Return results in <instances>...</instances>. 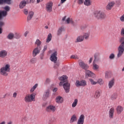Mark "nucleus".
Listing matches in <instances>:
<instances>
[{"mask_svg": "<svg viewBox=\"0 0 124 124\" xmlns=\"http://www.w3.org/2000/svg\"><path fill=\"white\" fill-rule=\"evenodd\" d=\"M120 43V45L118 47V53L117 54L118 58H120V57L122 56V55L124 54V36L120 38L119 40Z\"/></svg>", "mask_w": 124, "mask_h": 124, "instance_id": "20e7f679", "label": "nucleus"}, {"mask_svg": "<svg viewBox=\"0 0 124 124\" xmlns=\"http://www.w3.org/2000/svg\"><path fill=\"white\" fill-rule=\"evenodd\" d=\"M7 124H12V122H9L7 123Z\"/></svg>", "mask_w": 124, "mask_h": 124, "instance_id": "774afa93", "label": "nucleus"}, {"mask_svg": "<svg viewBox=\"0 0 124 124\" xmlns=\"http://www.w3.org/2000/svg\"><path fill=\"white\" fill-rule=\"evenodd\" d=\"M49 95H50V90H47L45 91L44 93L43 98L44 100H46L48 97H49Z\"/></svg>", "mask_w": 124, "mask_h": 124, "instance_id": "dca6fc26", "label": "nucleus"}, {"mask_svg": "<svg viewBox=\"0 0 124 124\" xmlns=\"http://www.w3.org/2000/svg\"><path fill=\"white\" fill-rule=\"evenodd\" d=\"M11 0H4V3L10 5L11 4Z\"/></svg>", "mask_w": 124, "mask_h": 124, "instance_id": "a18cd8bd", "label": "nucleus"}, {"mask_svg": "<svg viewBox=\"0 0 124 124\" xmlns=\"http://www.w3.org/2000/svg\"><path fill=\"white\" fill-rule=\"evenodd\" d=\"M51 40H52V34L49 33L46 38V43H49V42H50Z\"/></svg>", "mask_w": 124, "mask_h": 124, "instance_id": "c756f323", "label": "nucleus"}, {"mask_svg": "<svg viewBox=\"0 0 124 124\" xmlns=\"http://www.w3.org/2000/svg\"><path fill=\"white\" fill-rule=\"evenodd\" d=\"M66 23H67V24H73L74 22L73 21V19H72V18L68 17L66 20Z\"/></svg>", "mask_w": 124, "mask_h": 124, "instance_id": "72a5a7b5", "label": "nucleus"}, {"mask_svg": "<svg viewBox=\"0 0 124 124\" xmlns=\"http://www.w3.org/2000/svg\"><path fill=\"white\" fill-rule=\"evenodd\" d=\"M115 58V55L114 54H111L109 56V59L110 60H113V59H114Z\"/></svg>", "mask_w": 124, "mask_h": 124, "instance_id": "de8ad7c7", "label": "nucleus"}, {"mask_svg": "<svg viewBox=\"0 0 124 124\" xmlns=\"http://www.w3.org/2000/svg\"><path fill=\"white\" fill-rule=\"evenodd\" d=\"M71 59H74L75 60H79V57L77 55H72Z\"/></svg>", "mask_w": 124, "mask_h": 124, "instance_id": "79ce46f5", "label": "nucleus"}, {"mask_svg": "<svg viewBox=\"0 0 124 124\" xmlns=\"http://www.w3.org/2000/svg\"><path fill=\"white\" fill-rule=\"evenodd\" d=\"M40 2V0H37V3H39Z\"/></svg>", "mask_w": 124, "mask_h": 124, "instance_id": "338daca9", "label": "nucleus"}, {"mask_svg": "<svg viewBox=\"0 0 124 124\" xmlns=\"http://www.w3.org/2000/svg\"><path fill=\"white\" fill-rule=\"evenodd\" d=\"M53 2L49 1L46 4V11L48 12V13H50L53 11Z\"/></svg>", "mask_w": 124, "mask_h": 124, "instance_id": "6e6552de", "label": "nucleus"}, {"mask_svg": "<svg viewBox=\"0 0 124 124\" xmlns=\"http://www.w3.org/2000/svg\"><path fill=\"white\" fill-rule=\"evenodd\" d=\"M4 10H0V21L3 20L8 15V12L10 11V7L5 6L3 8Z\"/></svg>", "mask_w": 124, "mask_h": 124, "instance_id": "7ed1b4c3", "label": "nucleus"}, {"mask_svg": "<svg viewBox=\"0 0 124 124\" xmlns=\"http://www.w3.org/2000/svg\"><path fill=\"white\" fill-rule=\"evenodd\" d=\"M57 56H58V52H57V51H55L51 55L50 58V61H51V62H57V61L58 60Z\"/></svg>", "mask_w": 124, "mask_h": 124, "instance_id": "1a4fd4ad", "label": "nucleus"}, {"mask_svg": "<svg viewBox=\"0 0 124 124\" xmlns=\"http://www.w3.org/2000/svg\"><path fill=\"white\" fill-rule=\"evenodd\" d=\"M82 41H84V37H83V35H80L77 37L75 43H78L79 42H82Z\"/></svg>", "mask_w": 124, "mask_h": 124, "instance_id": "412c9836", "label": "nucleus"}, {"mask_svg": "<svg viewBox=\"0 0 124 124\" xmlns=\"http://www.w3.org/2000/svg\"><path fill=\"white\" fill-rule=\"evenodd\" d=\"M2 33V28L0 27V34Z\"/></svg>", "mask_w": 124, "mask_h": 124, "instance_id": "680f3d73", "label": "nucleus"}, {"mask_svg": "<svg viewBox=\"0 0 124 124\" xmlns=\"http://www.w3.org/2000/svg\"><path fill=\"white\" fill-rule=\"evenodd\" d=\"M55 64H54V68L57 69L58 68V67H59V66H60V62H54Z\"/></svg>", "mask_w": 124, "mask_h": 124, "instance_id": "c03bdc74", "label": "nucleus"}, {"mask_svg": "<svg viewBox=\"0 0 124 124\" xmlns=\"http://www.w3.org/2000/svg\"><path fill=\"white\" fill-rule=\"evenodd\" d=\"M86 75L88 76V77H92L93 78V77H95V74H94L93 72L86 70L85 71Z\"/></svg>", "mask_w": 124, "mask_h": 124, "instance_id": "f3484780", "label": "nucleus"}, {"mask_svg": "<svg viewBox=\"0 0 124 124\" xmlns=\"http://www.w3.org/2000/svg\"><path fill=\"white\" fill-rule=\"evenodd\" d=\"M115 4L116 3L114 1H109L106 7L107 10H111L115 6Z\"/></svg>", "mask_w": 124, "mask_h": 124, "instance_id": "9b49d317", "label": "nucleus"}, {"mask_svg": "<svg viewBox=\"0 0 124 124\" xmlns=\"http://www.w3.org/2000/svg\"><path fill=\"white\" fill-rule=\"evenodd\" d=\"M30 2H34V0H29Z\"/></svg>", "mask_w": 124, "mask_h": 124, "instance_id": "69168bd1", "label": "nucleus"}, {"mask_svg": "<svg viewBox=\"0 0 124 124\" xmlns=\"http://www.w3.org/2000/svg\"><path fill=\"white\" fill-rule=\"evenodd\" d=\"M97 84H99V85L102 86V85H103V84H104V81L102 79L100 78L98 79L97 81Z\"/></svg>", "mask_w": 124, "mask_h": 124, "instance_id": "f704fd0d", "label": "nucleus"}, {"mask_svg": "<svg viewBox=\"0 0 124 124\" xmlns=\"http://www.w3.org/2000/svg\"><path fill=\"white\" fill-rule=\"evenodd\" d=\"M115 112V108H111L109 111V116L110 119H113L114 118V112Z\"/></svg>", "mask_w": 124, "mask_h": 124, "instance_id": "6ab92c4d", "label": "nucleus"}, {"mask_svg": "<svg viewBox=\"0 0 124 124\" xmlns=\"http://www.w3.org/2000/svg\"><path fill=\"white\" fill-rule=\"evenodd\" d=\"M77 104H78V99H75L72 104V107L73 108L76 107V106H77Z\"/></svg>", "mask_w": 124, "mask_h": 124, "instance_id": "7c9ffc66", "label": "nucleus"}, {"mask_svg": "<svg viewBox=\"0 0 124 124\" xmlns=\"http://www.w3.org/2000/svg\"><path fill=\"white\" fill-rule=\"evenodd\" d=\"M13 97L14 98H16L17 97V93L15 92L13 94Z\"/></svg>", "mask_w": 124, "mask_h": 124, "instance_id": "603ef678", "label": "nucleus"}, {"mask_svg": "<svg viewBox=\"0 0 124 124\" xmlns=\"http://www.w3.org/2000/svg\"><path fill=\"white\" fill-rule=\"evenodd\" d=\"M53 92H54V93H56V92H57V91H58V88H54V89H53Z\"/></svg>", "mask_w": 124, "mask_h": 124, "instance_id": "bf43d9fd", "label": "nucleus"}, {"mask_svg": "<svg viewBox=\"0 0 124 124\" xmlns=\"http://www.w3.org/2000/svg\"><path fill=\"white\" fill-rule=\"evenodd\" d=\"M7 38L9 40H12L14 38V34L13 33H10L7 36Z\"/></svg>", "mask_w": 124, "mask_h": 124, "instance_id": "c85d7f7f", "label": "nucleus"}, {"mask_svg": "<svg viewBox=\"0 0 124 124\" xmlns=\"http://www.w3.org/2000/svg\"><path fill=\"white\" fill-rule=\"evenodd\" d=\"M117 97V94H113L111 96V99L112 100H115V99H116Z\"/></svg>", "mask_w": 124, "mask_h": 124, "instance_id": "49530a36", "label": "nucleus"}, {"mask_svg": "<svg viewBox=\"0 0 124 124\" xmlns=\"http://www.w3.org/2000/svg\"><path fill=\"white\" fill-rule=\"evenodd\" d=\"M116 111L117 112V114H118V115H120V114H121V113H122V112L124 111V108H123V107L121 106H118L116 108Z\"/></svg>", "mask_w": 124, "mask_h": 124, "instance_id": "4be33fe9", "label": "nucleus"}, {"mask_svg": "<svg viewBox=\"0 0 124 124\" xmlns=\"http://www.w3.org/2000/svg\"><path fill=\"white\" fill-rule=\"evenodd\" d=\"M114 85H115V78H112V79L108 82V89H112V88H113V86Z\"/></svg>", "mask_w": 124, "mask_h": 124, "instance_id": "a211bd4d", "label": "nucleus"}, {"mask_svg": "<svg viewBox=\"0 0 124 124\" xmlns=\"http://www.w3.org/2000/svg\"><path fill=\"white\" fill-rule=\"evenodd\" d=\"M56 102L59 104L63 102V98L61 96H58L56 98Z\"/></svg>", "mask_w": 124, "mask_h": 124, "instance_id": "aec40b11", "label": "nucleus"}, {"mask_svg": "<svg viewBox=\"0 0 124 124\" xmlns=\"http://www.w3.org/2000/svg\"><path fill=\"white\" fill-rule=\"evenodd\" d=\"M65 31V29H64V27H60L58 31L57 35H61V34H62V31Z\"/></svg>", "mask_w": 124, "mask_h": 124, "instance_id": "5701e85b", "label": "nucleus"}, {"mask_svg": "<svg viewBox=\"0 0 124 124\" xmlns=\"http://www.w3.org/2000/svg\"><path fill=\"white\" fill-rule=\"evenodd\" d=\"M46 50H47V46H45L44 49L42 50L43 53L41 55V56H42V57H43V56H44V52H45V51Z\"/></svg>", "mask_w": 124, "mask_h": 124, "instance_id": "a19ab883", "label": "nucleus"}, {"mask_svg": "<svg viewBox=\"0 0 124 124\" xmlns=\"http://www.w3.org/2000/svg\"><path fill=\"white\" fill-rule=\"evenodd\" d=\"M26 4H27V1L25 0L22 1L19 4V8L21 9L24 8L26 6Z\"/></svg>", "mask_w": 124, "mask_h": 124, "instance_id": "b1692460", "label": "nucleus"}, {"mask_svg": "<svg viewBox=\"0 0 124 124\" xmlns=\"http://www.w3.org/2000/svg\"><path fill=\"white\" fill-rule=\"evenodd\" d=\"M75 85L76 87H81V81L77 80Z\"/></svg>", "mask_w": 124, "mask_h": 124, "instance_id": "ea45409f", "label": "nucleus"}, {"mask_svg": "<svg viewBox=\"0 0 124 124\" xmlns=\"http://www.w3.org/2000/svg\"><path fill=\"white\" fill-rule=\"evenodd\" d=\"M30 62L31 63H35L36 62V58H33L30 60Z\"/></svg>", "mask_w": 124, "mask_h": 124, "instance_id": "37998d69", "label": "nucleus"}, {"mask_svg": "<svg viewBox=\"0 0 124 124\" xmlns=\"http://www.w3.org/2000/svg\"><path fill=\"white\" fill-rule=\"evenodd\" d=\"M24 101L26 103H30L32 101H35V93L27 94L24 97Z\"/></svg>", "mask_w": 124, "mask_h": 124, "instance_id": "39448f33", "label": "nucleus"}, {"mask_svg": "<svg viewBox=\"0 0 124 124\" xmlns=\"http://www.w3.org/2000/svg\"><path fill=\"white\" fill-rule=\"evenodd\" d=\"M60 81H61L59 83V86H62L63 85V89L66 93H69V90L70 89V84L67 81V76H63L61 77L58 78Z\"/></svg>", "mask_w": 124, "mask_h": 124, "instance_id": "f257e3e1", "label": "nucleus"}, {"mask_svg": "<svg viewBox=\"0 0 124 124\" xmlns=\"http://www.w3.org/2000/svg\"><path fill=\"white\" fill-rule=\"evenodd\" d=\"M6 122L5 121H2V122L0 123V124H5Z\"/></svg>", "mask_w": 124, "mask_h": 124, "instance_id": "0e129e2a", "label": "nucleus"}, {"mask_svg": "<svg viewBox=\"0 0 124 124\" xmlns=\"http://www.w3.org/2000/svg\"><path fill=\"white\" fill-rule=\"evenodd\" d=\"M84 120L85 115H84L83 114H81L78 121L77 124H84Z\"/></svg>", "mask_w": 124, "mask_h": 124, "instance_id": "2eb2a0df", "label": "nucleus"}, {"mask_svg": "<svg viewBox=\"0 0 124 124\" xmlns=\"http://www.w3.org/2000/svg\"><path fill=\"white\" fill-rule=\"evenodd\" d=\"M37 87H38V84H35L30 90V93L34 92Z\"/></svg>", "mask_w": 124, "mask_h": 124, "instance_id": "473e14b6", "label": "nucleus"}, {"mask_svg": "<svg viewBox=\"0 0 124 124\" xmlns=\"http://www.w3.org/2000/svg\"><path fill=\"white\" fill-rule=\"evenodd\" d=\"M28 34H29V31H26L24 33V36L25 37H27V35H28Z\"/></svg>", "mask_w": 124, "mask_h": 124, "instance_id": "864d4df0", "label": "nucleus"}, {"mask_svg": "<svg viewBox=\"0 0 124 124\" xmlns=\"http://www.w3.org/2000/svg\"><path fill=\"white\" fill-rule=\"evenodd\" d=\"M10 64H6L0 69V74L4 77L8 76V73L10 72Z\"/></svg>", "mask_w": 124, "mask_h": 124, "instance_id": "f03ea898", "label": "nucleus"}, {"mask_svg": "<svg viewBox=\"0 0 124 124\" xmlns=\"http://www.w3.org/2000/svg\"><path fill=\"white\" fill-rule=\"evenodd\" d=\"M78 64L80 67H81V68H82V69H84V70H85V71L87 69H89V66L87 65V63H85L83 61L79 62L78 63Z\"/></svg>", "mask_w": 124, "mask_h": 124, "instance_id": "9d476101", "label": "nucleus"}, {"mask_svg": "<svg viewBox=\"0 0 124 124\" xmlns=\"http://www.w3.org/2000/svg\"><path fill=\"white\" fill-rule=\"evenodd\" d=\"M65 1H66V0H61V3H63Z\"/></svg>", "mask_w": 124, "mask_h": 124, "instance_id": "052dcab7", "label": "nucleus"}, {"mask_svg": "<svg viewBox=\"0 0 124 124\" xmlns=\"http://www.w3.org/2000/svg\"><path fill=\"white\" fill-rule=\"evenodd\" d=\"M46 83H50V79L46 78Z\"/></svg>", "mask_w": 124, "mask_h": 124, "instance_id": "13d9d810", "label": "nucleus"}, {"mask_svg": "<svg viewBox=\"0 0 124 124\" xmlns=\"http://www.w3.org/2000/svg\"><path fill=\"white\" fill-rule=\"evenodd\" d=\"M35 44H36V45H37L38 47L39 46H40V45H41V41H40V40H39V39H37Z\"/></svg>", "mask_w": 124, "mask_h": 124, "instance_id": "58836bf2", "label": "nucleus"}, {"mask_svg": "<svg viewBox=\"0 0 124 124\" xmlns=\"http://www.w3.org/2000/svg\"><path fill=\"white\" fill-rule=\"evenodd\" d=\"M83 2H84V0H78V4H83Z\"/></svg>", "mask_w": 124, "mask_h": 124, "instance_id": "09e8293b", "label": "nucleus"}, {"mask_svg": "<svg viewBox=\"0 0 124 124\" xmlns=\"http://www.w3.org/2000/svg\"><path fill=\"white\" fill-rule=\"evenodd\" d=\"M94 96L95 98H98L100 96V91L99 90L96 91Z\"/></svg>", "mask_w": 124, "mask_h": 124, "instance_id": "cd10ccee", "label": "nucleus"}, {"mask_svg": "<svg viewBox=\"0 0 124 124\" xmlns=\"http://www.w3.org/2000/svg\"><path fill=\"white\" fill-rule=\"evenodd\" d=\"M82 36L83 37V39H86V40L89 39V38L90 37V32L84 33Z\"/></svg>", "mask_w": 124, "mask_h": 124, "instance_id": "a878e982", "label": "nucleus"}, {"mask_svg": "<svg viewBox=\"0 0 124 124\" xmlns=\"http://www.w3.org/2000/svg\"><path fill=\"white\" fill-rule=\"evenodd\" d=\"M89 81L92 85H96V84H97V81H95L92 78L89 79Z\"/></svg>", "mask_w": 124, "mask_h": 124, "instance_id": "4c0bfd02", "label": "nucleus"}, {"mask_svg": "<svg viewBox=\"0 0 124 124\" xmlns=\"http://www.w3.org/2000/svg\"><path fill=\"white\" fill-rule=\"evenodd\" d=\"M93 70H98V69H99V66L96 64V63H95V62H93Z\"/></svg>", "mask_w": 124, "mask_h": 124, "instance_id": "393cba45", "label": "nucleus"}, {"mask_svg": "<svg viewBox=\"0 0 124 124\" xmlns=\"http://www.w3.org/2000/svg\"><path fill=\"white\" fill-rule=\"evenodd\" d=\"M84 5L89 6V5H91V0H85Z\"/></svg>", "mask_w": 124, "mask_h": 124, "instance_id": "e433bc0d", "label": "nucleus"}, {"mask_svg": "<svg viewBox=\"0 0 124 124\" xmlns=\"http://www.w3.org/2000/svg\"><path fill=\"white\" fill-rule=\"evenodd\" d=\"M4 26V22L0 21V28H2Z\"/></svg>", "mask_w": 124, "mask_h": 124, "instance_id": "8fccbe9b", "label": "nucleus"}, {"mask_svg": "<svg viewBox=\"0 0 124 124\" xmlns=\"http://www.w3.org/2000/svg\"><path fill=\"white\" fill-rule=\"evenodd\" d=\"M77 121V117L75 115H73L71 118L70 123H74Z\"/></svg>", "mask_w": 124, "mask_h": 124, "instance_id": "2f4dec72", "label": "nucleus"}, {"mask_svg": "<svg viewBox=\"0 0 124 124\" xmlns=\"http://www.w3.org/2000/svg\"><path fill=\"white\" fill-rule=\"evenodd\" d=\"M34 13L33 12H30L29 14V16L27 17V21H30L33 16Z\"/></svg>", "mask_w": 124, "mask_h": 124, "instance_id": "bb28decb", "label": "nucleus"}, {"mask_svg": "<svg viewBox=\"0 0 124 124\" xmlns=\"http://www.w3.org/2000/svg\"><path fill=\"white\" fill-rule=\"evenodd\" d=\"M24 12L25 15H28V14H29V11H28V10L26 9L24 10Z\"/></svg>", "mask_w": 124, "mask_h": 124, "instance_id": "3c124183", "label": "nucleus"}, {"mask_svg": "<svg viewBox=\"0 0 124 124\" xmlns=\"http://www.w3.org/2000/svg\"><path fill=\"white\" fill-rule=\"evenodd\" d=\"M4 3H5L4 0H0V5H2Z\"/></svg>", "mask_w": 124, "mask_h": 124, "instance_id": "6e6d98bb", "label": "nucleus"}, {"mask_svg": "<svg viewBox=\"0 0 124 124\" xmlns=\"http://www.w3.org/2000/svg\"><path fill=\"white\" fill-rule=\"evenodd\" d=\"M65 19H66V16H65L64 17H63L62 21H65Z\"/></svg>", "mask_w": 124, "mask_h": 124, "instance_id": "e2e57ef3", "label": "nucleus"}, {"mask_svg": "<svg viewBox=\"0 0 124 124\" xmlns=\"http://www.w3.org/2000/svg\"><path fill=\"white\" fill-rule=\"evenodd\" d=\"M41 48L40 47H37L35 48L32 51V56L36 57L37 55H38L40 53Z\"/></svg>", "mask_w": 124, "mask_h": 124, "instance_id": "f8f14e48", "label": "nucleus"}, {"mask_svg": "<svg viewBox=\"0 0 124 124\" xmlns=\"http://www.w3.org/2000/svg\"><path fill=\"white\" fill-rule=\"evenodd\" d=\"M93 16L97 19H105L106 18V15L101 11H96L93 13Z\"/></svg>", "mask_w": 124, "mask_h": 124, "instance_id": "423d86ee", "label": "nucleus"}, {"mask_svg": "<svg viewBox=\"0 0 124 124\" xmlns=\"http://www.w3.org/2000/svg\"><path fill=\"white\" fill-rule=\"evenodd\" d=\"M57 110V108L56 106L53 105H49L47 107H46V111L47 112V113H55Z\"/></svg>", "mask_w": 124, "mask_h": 124, "instance_id": "0eeeda50", "label": "nucleus"}, {"mask_svg": "<svg viewBox=\"0 0 124 124\" xmlns=\"http://www.w3.org/2000/svg\"><path fill=\"white\" fill-rule=\"evenodd\" d=\"M80 84H81V86L85 87V86H87V81L84 80H81L80 81Z\"/></svg>", "mask_w": 124, "mask_h": 124, "instance_id": "c9c22d12", "label": "nucleus"}, {"mask_svg": "<svg viewBox=\"0 0 124 124\" xmlns=\"http://www.w3.org/2000/svg\"><path fill=\"white\" fill-rule=\"evenodd\" d=\"M94 62H100V54L99 53H96L94 55Z\"/></svg>", "mask_w": 124, "mask_h": 124, "instance_id": "4468645a", "label": "nucleus"}, {"mask_svg": "<svg viewBox=\"0 0 124 124\" xmlns=\"http://www.w3.org/2000/svg\"><path fill=\"white\" fill-rule=\"evenodd\" d=\"M92 62H93V58H91L89 61V63H92Z\"/></svg>", "mask_w": 124, "mask_h": 124, "instance_id": "4d7b16f0", "label": "nucleus"}, {"mask_svg": "<svg viewBox=\"0 0 124 124\" xmlns=\"http://www.w3.org/2000/svg\"><path fill=\"white\" fill-rule=\"evenodd\" d=\"M121 35H124V28H122L121 31Z\"/></svg>", "mask_w": 124, "mask_h": 124, "instance_id": "5fc2aeb1", "label": "nucleus"}, {"mask_svg": "<svg viewBox=\"0 0 124 124\" xmlns=\"http://www.w3.org/2000/svg\"><path fill=\"white\" fill-rule=\"evenodd\" d=\"M8 52L5 50H2L0 51V58L4 59L6 57H7Z\"/></svg>", "mask_w": 124, "mask_h": 124, "instance_id": "ddd939ff", "label": "nucleus"}]
</instances>
